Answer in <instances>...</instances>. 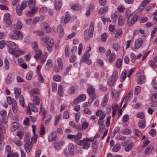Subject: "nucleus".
Wrapping results in <instances>:
<instances>
[{
	"label": "nucleus",
	"mask_w": 157,
	"mask_h": 157,
	"mask_svg": "<svg viewBox=\"0 0 157 157\" xmlns=\"http://www.w3.org/2000/svg\"><path fill=\"white\" fill-rule=\"evenodd\" d=\"M94 24L91 22L90 24L89 29H86L84 32V37L85 40L87 41L90 38L93 36Z\"/></svg>",
	"instance_id": "1"
},
{
	"label": "nucleus",
	"mask_w": 157,
	"mask_h": 157,
	"mask_svg": "<svg viewBox=\"0 0 157 157\" xmlns=\"http://www.w3.org/2000/svg\"><path fill=\"white\" fill-rule=\"evenodd\" d=\"M41 40L43 42L47 44L46 48L48 50L49 52H51L54 45V41L53 39L48 37L44 36L42 39Z\"/></svg>",
	"instance_id": "2"
},
{
	"label": "nucleus",
	"mask_w": 157,
	"mask_h": 157,
	"mask_svg": "<svg viewBox=\"0 0 157 157\" xmlns=\"http://www.w3.org/2000/svg\"><path fill=\"white\" fill-rule=\"evenodd\" d=\"M90 139L87 138H86L85 139H84L83 140L77 141L76 142V143L79 145L82 146L83 149H87L90 147Z\"/></svg>",
	"instance_id": "3"
},
{
	"label": "nucleus",
	"mask_w": 157,
	"mask_h": 157,
	"mask_svg": "<svg viewBox=\"0 0 157 157\" xmlns=\"http://www.w3.org/2000/svg\"><path fill=\"white\" fill-rule=\"evenodd\" d=\"M88 87L87 93L91 98V101H93L96 98L95 89L93 85L90 84L88 85Z\"/></svg>",
	"instance_id": "4"
},
{
	"label": "nucleus",
	"mask_w": 157,
	"mask_h": 157,
	"mask_svg": "<svg viewBox=\"0 0 157 157\" xmlns=\"http://www.w3.org/2000/svg\"><path fill=\"white\" fill-rule=\"evenodd\" d=\"M32 47L34 51L32 52V54H36L34 56V57L36 59L38 60L39 58L41 56L42 52L39 49L38 45L36 43H34L32 44Z\"/></svg>",
	"instance_id": "5"
},
{
	"label": "nucleus",
	"mask_w": 157,
	"mask_h": 157,
	"mask_svg": "<svg viewBox=\"0 0 157 157\" xmlns=\"http://www.w3.org/2000/svg\"><path fill=\"white\" fill-rule=\"evenodd\" d=\"M13 31L11 32L9 34V37L11 39L18 40L22 38L21 33L17 29H13Z\"/></svg>",
	"instance_id": "6"
},
{
	"label": "nucleus",
	"mask_w": 157,
	"mask_h": 157,
	"mask_svg": "<svg viewBox=\"0 0 157 157\" xmlns=\"http://www.w3.org/2000/svg\"><path fill=\"white\" fill-rule=\"evenodd\" d=\"M64 154L66 155L73 156L74 154V146L71 143H70L68 146V148H65L63 150Z\"/></svg>",
	"instance_id": "7"
},
{
	"label": "nucleus",
	"mask_w": 157,
	"mask_h": 157,
	"mask_svg": "<svg viewBox=\"0 0 157 157\" xmlns=\"http://www.w3.org/2000/svg\"><path fill=\"white\" fill-rule=\"evenodd\" d=\"M6 45L8 48H10L8 50V52L9 53L13 54L15 49L17 47V45L16 44L11 41H7L6 42Z\"/></svg>",
	"instance_id": "8"
},
{
	"label": "nucleus",
	"mask_w": 157,
	"mask_h": 157,
	"mask_svg": "<svg viewBox=\"0 0 157 157\" xmlns=\"http://www.w3.org/2000/svg\"><path fill=\"white\" fill-rule=\"evenodd\" d=\"M138 16L134 13H132L130 17H128V20L127 24L129 26L133 25L137 21Z\"/></svg>",
	"instance_id": "9"
},
{
	"label": "nucleus",
	"mask_w": 157,
	"mask_h": 157,
	"mask_svg": "<svg viewBox=\"0 0 157 157\" xmlns=\"http://www.w3.org/2000/svg\"><path fill=\"white\" fill-rule=\"evenodd\" d=\"M31 111L34 112H36L38 110L33 103H29L28 104V108L26 109V112L28 114L31 115L32 114Z\"/></svg>",
	"instance_id": "10"
},
{
	"label": "nucleus",
	"mask_w": 157,
	"mask_h": 157,
	"mask_svg": "<svg viewBox=\"0 0 157 157\" xmlns=\"http://www.w3.org/2000/svg\"><path fill=\"white\" fill-rule=\"evenodd\" d=\"M4 20L7 25H10L11 24L12 21L9 13H5L4 16Z\"/></svg>",
	"instance_id": "11"
},
{
	"label": "nucleus",
	"mask_w": 157,
	"mask_h": 157,
	"mask_svg": "<svg viewBox=\"0 0 157 157\" xmlns=\"http://www.w3.org/2000/svg\"><path fill=\"white\" fill-rule=\"evenodd\" d=\"M143 43L142 39L141 38L136 40L135 43V48L136 49H139Z\"/></svg>",
	"instance_id": "12"
},
{
	"label": "nucleus",
	"mask_w": 157,
	"mask_h": 157,
	"mask_svg": "<svg viewBox=\"0 0 157 157\" xmlns=\"http://www.w3.org/2000/svg\"><path fill=\"white\" fill-rule=\"evenodd\" d=\"M42 27L43 30L47 33H49L51 31V29L50 26L46 23H43Z\"/></svg>",
	"instance_id": "13"
},
{
	"label": "nucleus",
	"mask_w": 157,
	"mask_h": 157,
	"mask_svg": "<svg viewBox=\"0 0 157 157\" xmlns=\"http://www.w3.org/2000/svg\"><path fill=\"white\" fill-rule=\"evenodd\" d=\"M151 0H144L142 2L140 6L138 11H141L144 8V7L146 6Z\"/></svg>",
	"instance_id": "14"
},
{
	"label": "nucleus",
	"mask_w": 157,
	"mask_h": 157,
	"mask_svg": "<svg viewBox=\"0 0 157 157\" xmlns=\"http://www.w3.org/2000/svg\"><path fill=\"white\" fill-rule=\"evenodd\" d=\"M22 25V23L20 21H18L16 25H13L12 29H13L19 30L21 29Z\"/></svg>",
	"instance_id": "15"
},
{
	"label": "nucleus",
	"mask_w": 157,
	"mask_h": 157,
	"mask_svg": "<svg viewBox=\"0 0 157 157\" xmlns=\"http://www.w3.org/2000/svg\"><path fill=\"white\" fill-rule=\"evenodd\" d=\"M24 147L26 152L29 153L32 149V143L30 142V144H25L24 145Z\"/></svg>",
	"instance_id": "16"
},
{
	"label": "nucleus",
	"mask_w": 157,
	"mask_h": 157,
	"mask_svg": "<svg viewBox=\"0 0 157 157\" xmlns=\"http://www.w3.org/2000/svg\"><path fill=\"white\" fill-rule=\"evenodd\" d=\"M33 102L35 105H39L40 102V97L37 96H34L33 99Z\"/></svg>",
	"instance_id": "17"
},
{
	"label": "nucleus",
	"mask_w": 157,
	"mask_h": 157,
	"mask_svg": "<svg viewBox=\"0 0 157 157\" xmlns=\"http://www.w3.org/2000/svg\"><path fill=\"white\" fill-rule=\"evenodd\" d=\"M30 94L31 96H34L35 95H40V92L39 89L36 88L33 89L30 91Z\"/></svg>",
	"instance_id": "18"
},
{
	"label": "nucleus",
	"mask_w": 157,
	"mask_h": 157,
	"mask_svg": "<svg viewBox=\"0 0 157 157\" xmlns=\"http://www.w3.org/2000/svg\"><path fill=\"white\" fill-rule=\"evenodd\" d=\"M127 74V71L126 70H124L122 71L120 78L121 82H122L124 80L126 77Z\"/></svg>",
	"instance_id": "19"
},
{
	"label": "nucleus",
	"mask_w": 157,
	"mask_h": 157,
	"mask_svg": "<svg viewBox=\"0 0 157 157\" xmlns=\"http://www.w3.org/2000/svg\"><path fill=\"white\" fill-rule=\"evenodd\" d=\"M6 152L7 154V157H11L12 152L11 151V147L9 146H6L5 149Z\"/></svg>",
	"instance_id": "20"
},
{
	"label": "nucleus",
	"mask_w": 157,
	"mask_h": 157,
	"mask_svg": "<svg viewBox=\"0 0 157 157\" xmlns=\"http://www.w3.org/2000/svg\"><path fill=\"white\" fill-rule=\"evenodd\" d=\"M21 92V90L20 88H16L14 91L15 98L16 99H18L20 96Z\"/></svg>",
	"instance_id": "21"
},
{
	"label": "nucleus",
	"mask_w": 157,
	"mask_h": 157,
	"mask_svg": "<svg viewBox=\"0 0 157 157\" xmlns=\"http://www.w3.org/2000/svg\"><path fill=\"white\" fill-rule=\"evenodd\" d=\"M86 96L85 94H82L79 96L77 98V101L78 102H81L85 100Z\"/></svg>",
	"instance_id": "22"
},
{
	"label": "nucleus",
	"mask_w": 157,
	"mask_h": 157,
	"mask_svg": "<svg viewBox=\"0 0 157 157\" xmlns=\"http://www.w3.org/2000/svg\"><path fill=\"white\" fill-rule=\"evenodd\" d=\"M108 10V7L105 6L100 8L98 11V13L100 14H102L105 13Z\"/></svg>",
	"instance_id": "23"
},
{
	"label": "nucleus",
	"mask_w": 157,
	"mask_h": 157,
	"mask_svg": "<svg viewBox=\"0 0 157 157\" xmlns=\"http://www.w3.org/2000/svg\"><path fill=\"white\" fill-rule=\"evenodd\" d=\"M55 5V8L57 10H59L62 6L61 0H56Z\"/></svg>",
	"instance_id": "24"
},
{
	"label": "nucleus",
	"mask_w": 157,
	"mask_h": 157,
	"mask_svg": "<svg viewBox=\"0 0 157 157\" xmlns=\"http://www.w3.org/2000/svg\"><path fill=\"white\" fill-rule=\"evenodd\" d=\"M28 3L30 9H35L36 6L35 0H29Z\"/></svg>",
	"instance_id": "25"
},
{
	"label": "nucleus",
	"mask_w": 157,
	"mask_h": 157,
	"mask_svg": "<svg viewBox=\"0 0 157 157\" xmlns=\"http://www.w3.org/2000/svg\"><path fill=\"white\" fill-rule=\"evenodd\" d=\"M19 127V124L17 122H14L11 124V129L12 131H14L17 129Z\"/></svg>",
	"instance_id": "26"
},
{
	"label": "nucleus",
	"mask_w": 157,
	"mask_h": 157,
	"mask_svg": "<svg viewBox=\"0 0 157 157\" xmlns=\"http://www.w3.org/2000/svg\"><path fill=\"white\" fill-rule=\"evenodd\" d=\"M92 152L94 153H96L98 148V145L97 144V142L94 141L92 143Z\"/></svg>",
	"instance_id": "27"
},
{
	"label": "nucleus",
	"mask_w": 157,
	"mask_h": 157,
	"mask_svg": "<svg viewBox=\"0 0 157 157\" xmlns=\"http://www.w3.org/2000/svg\"><path fill=\"white\" fill-rule=\"evenodd\" d=\"M153 150V147L151 145H149L145 150V153L146 155H149L151 153Z\"/></svg>",
	"instance_id": "28"
},
{
	"label": "nucleus",
	"mask_w": 157,
	"mask_h": 157,
	"mask_svg": "<svg viewBox=\"0 0 157 157\" xmlns=\"http://www.w3.org/2000/svg\"><path fill=\"white\" fill-rule=\"evenodd\" d=\"M121 146L119 143H117L112 148V151L114 152L118 151L121 148Z\"/></svg>",
	"instance_id": "29"
},
{
	"label": "nucleus",
	"mask_w": 157,
	"mask_h": 157,
	"mask_svg": "<svg viewBox=\"0 0 157 157\" xmlns=\"http://www.w3.org/2000/svg\"><path fill=\"white\" fill-rule=\"evenodd\" d=\"M12 109L14 113H17V105L16 101H14L12 105Z\"/></svg>",
	"instance_id": "30"
},
{
	"label": "nucleus",
	"mask_w": 157,
	"mask_h": 157,
	"mask_svg": "<svg viewBox=\"0 0 157 157\" xmlns=\"http://www.w3.org/2000/svg\"><path fill=\"white\" fill-rule=\"evenodd\" d=\"M57 31L59 34L60 36H62L64 34V32L62 26L59 25L58 27Z\"/></svg>",
	"instance_id": "31"
},
{
	"label": "nucleus",
	"mask_w": 157,
	"mask_h": 157,
	"mask_svg": "<svg viewBox=\"0 0 157 157\" xmlns=\"http://www.w3.org/2000/svg\"><path fill=\"white\" fill-rule=\"evenodd\" d=\"M138 126L141 128H143L146 126V122L143 120H140L138 122Z\"/></svg>",
	"instance_id": "32"
},
{
	"label": "nucleus",
	"mask_w": 157,
	"mask_h": 157,
	"mask_svg": "<svg viewBox=\"0 0 157 157\" xmlns=\"http://www.w3.org/2000/svg\"><path fill=\"white\" fill-rule=\"evenodd\" d=\"M31 135L29 133H27L25 135L24 141L25 144H30L29 142Z\"/></svg>",
	"instance_id": "33"
},
{
	"label": "nucleus",
	"mask_w": 157,
	"mask_h": 157,
	"mask_svg": "<svg viewBox=\"0 0 157 157\" xmlns=\"http://www.w3.org/2000/svg\"><path fill=\"white\" fill-rule=\"evenodd\" d=\"M134 146V143L132 142H131L125 147V150L127 152H128L132 149Z\"/></svg>",
	"instance_id": "34"
},
{
	"label": "nucleus",
	"mask_w": 157,
	"mask_h": 157,
	"mask_svg": "<svg viewBox=\"0 0 157 157\" xmlns=\"http://www.w3.org/2000/svg\"><path fill=\"white\" fill-rule=\"evenodd\" d=\"M52 60L48 59L47 61V63L45 65V68L47 70H49L52 66Z\"/></svg>",
	"instance_id": "35"
},
{
	"label": "nucleus",
	"mask_w": 157,
	"mask_h": 157,
	"mask_svg": "<svg viewBox=\"0 0 157 157\" xmlns=\"http://www.w3.org/2000/svg\"><path fill=\"white\" fill-rule=\"evenodd\" d=\"M58 92L59 95L60 97H63V87L62 86L60 85L58 88Z\"/></svg>",
	"instance_id": "36"
},
{
	"label": "nucleus",
	"mask_w": 157,
	"mask_h": 157,
	"mask_svg": "<svg viewBox=\"0 0 157 157\" xmlns=\"http://www.w3.org/2000/svg\"><path fill=\"white\" fill-rule=\"evenodd\" d=\"M122 60L120 58L118 59L116 63V67L118 68H120L122 65Z\"/></svg>",
	"instance_id": "37"
},
{
	"label": "nucleus",
	"mask_w": 157,
	"mask_h": 157,
	"mask_svg": "<svg viewBox=\"0 0 157 157\" xmlns=\"http://www.w3.org/2000/svg\"><path fill=\"white\" fill-rule=\"evenodd\" d=\"M7 122L6 119L3 117H0V126L3 125L4 124H7Z\"/></svg>",
	"instance_id": "38"
},
{
	"label": "nucleus",
	"mask_w": 157,
	"mask_h": 157,
	"mask_svg": "<svg viewBox=\"0 0 157 157\" xmlns=\"http://www.w3.org/2000/svg\"><path fill=\"white\" fill-rule=\"evenodd\" d=\"M70 18L71 17L70 14H68V13H66L64 20V22L65 23H67L69 21Z\"/></svg>",
	"instance_id": "39"
},
{
	"label": "nucleus",
	"mask_w": 157,
	"mask_h": 157,
	"mask_svg": "<svg viewBox=\"0 0 157 157\" xmlns=\"http://www.w3.org/2000/svg\"><path fill=\"white\" fill-rule=\"evenodd\" d=\"M31 10L28 11L27 13V14L28 16H32L33 14L37 11V10L36 9H30Z\"/></svg>",
	"instance_id": "40"
},
{
	"label": "nucleus",
	"mask_w": 157,
	"mask_h": 157,
	"mask_svg": "<svg viewBox=\"0 0 157 157\" xmlns=\"http://www.w3.org/2000/svg\"><path fill=\"white\" fill-rule=\"evenodd\" d=\"M63 145V141H58L54 145V147L56 150H58L59 149L60 147L62 146Z\"/></svg>",
	"instance_id": "41"
},
{
	"label": "nucleus",
	"mask_w": 157,
	"mask_h": 157,
	"mask_svg": "<svg viewBox=\"0 0 157 157\" xmlns=\"http://www.w3.org/2000/svg\"><path fill=\"white\" fill-rule=\"evenodd\" d=\"M131 131L128 128H125L122 130L121 133L123 134L128 135L131 133Z\"/></svg>",
	"instance_id": "42"
},
{
	"label": "nucleus",
	"mask_w": 157,
	"mask_h": 157,
	"mask_svg": "<svg viewBox=\"0 0 157 157\" xmlns=\"http://www.w3.org/2000/svg\"><path fill=\"white\" fill-rule=\"evenodd\" d=\"M108 100V98L107 96H105L103 100V101L101 103V105L103 107H105Z\"/></svg>",
	"instance_id": "43"
},
{
	"label": "nucleus",
	"mask_w": 157,
	"mask_h": 157,
	"mask_svg": "<svg viewBox=\"0 0 157 157\" xmlns=\"http://www.w3.org/2000/svg\"><path fill=\"white\" fill-rule=\"evenodd\" d=\"M57 63L59 67L60 70H62L63 67V63L62 59L59 58L57 59Z\"/></svg>",
	"instance_id": "44"
},
{
	"label": "nucleus",
	"mask_w": 157,
	"mask_h": 157,
	"mask_svg": "<svg viewBox=\"0 0 157 157\" xmlns=\"http://www.w3.org/2000/svg\"><path fill=\"white\" fill-rule=\"evenodd\" d=\"M4 67L6 70H8L9 68L10 63L8 60L6 59H4Z\"/></svg>",
	"instance_id": "45"
},
{
	"label": "nucleus",
	"mask_w": 157,
	"mask_h": 157,
	"mask_svg": "<svg viewBox=\"0 0 157 157\" xmlns=\"http://www.w3.org/2000/svg\"><path fill=\"white\" fill-rule=\"evenodd\" d=\"M119 13L118 12H116L114 14L111 15V17L113 21L115 22L116 21L117 18L118 17Z\"/></svg>",
	"instance_id": "46"
},
{
	"label": "nucleus",
	"mask_w": 157,
	"mask_h": 157,
	"mask_svg": "<svg viewBox=\"0 0 157 157\" xmlns=\"http://www.w3.org/2000/svg\"><path fill=\"white\" fill-rule=\"evenodd\" d=\"M152 101L154 102V105L155 104L156 106H157V102H156L157 101V94H153L151 97Z\"/></svg>",
	"instance_id": "47"
},
{
	"label": "nucleus",
	"mask_w": 157,
	"mask_h": 157,
	"mask_svg": "<svg viewBox=\"0 0 157 157\" xmlns=\"http://www.w3.org/2000/svg\"><path fill=\"white\" fill-rule=\"evenodd\" d=\"M33 72L32 71H29V72L26 75V79L27 80H31L33 76Z\"/></svg>",
	"instance_id": "48"
},
{
	"label": "nucleus",
	"mask_w": 157,
	"mask_h": 157,
	"mask_svg": "<svg viewBox=\"0 0 157 157\" xmlns=\"http://www.w3.org/2000/svg\"><path fill=\"white\" fill-rule=\"evenodd\" d=\"M115 80H113L111 78L108 79V84L109 86L110 87L113 86L115 82Z\"/></svg>",
	"instance_id": "49"
},
{
	"label": "nucleus",
	"mask_w": 157,
	"mask_h": 157,
	"mask_svg": "<svg viewBox=\"0 0 157 157\" xmlns=\"http://www.w3.org/2000/svg\"><path fill=\"white\" fill-rule=\"evenodd\" d=\"M144 75H141L138 78L137 82L138 84H141L144 82Z\"/></svg>",
	"instance_id": "50"
},
{
	"label": "nucleus",
	"mask_w": 157,
	"mask_h": 157,
	"mask_svg": "<svg viewBox=\"0 0 157 157\" xmlns=\"http://www.w3.org/2000/svg\"><path fill=\"white\" fill-rule=\"evenodd\" d=\"M71 8L73 10L75 11L81 9V7L79 5H75L71 6Z\"/></svg>",
	"instance_id": "51"
},
{
	"label": "nucleus",
	"mask_w": 157,
	"mask_h": 157,
	"mask_svg": "<svg viewBox=\"0 0 157 157\" xmlns=\"http://www.w3.org/2000/svg\"><path fill=\"white\" fill-rule=\"evenodd\" d=\"M13 80V78H12L10 75H8L6 79V82L7 84H9L12 82Z\"/></svg>",
	"instance_id": "52"
},
{
	"label": "nucleus",
	"mask_w": 157,
	"mask_h": 157,
	"mask_svg": "<svg viewBox=\"0 0 157 157\" xmlns=\"http://www.w3.org/2000/svg\"><path fill=\"white\" fill-rule=\"evenodd\" d=\"M23 10L20 8L19 6H17L16 8V11L17 14L19 16H20L22 14Z\"/></svg>",
	"instance_id": "53"
},
{
	"label": "nucleus",
	"mask_w": 157,
	"mask_h": 157,
	"mask_svg": "<svg viewBox=\"0 0 157 157\" xmlns=\"http://www.w3.org/2000/svg\"><path fill=\"white\" fill-rule=\"evenodd\" d=\"M90 56V54L88 53H86L83 56L82 59V62H85L86 60L88 59V58Z\"/></svg>",
	"instance_id": "54"
},
{
	"label": "nucleus",
	"mask_w": 157,
	"mask_h": 157,
	"mask_svg": "<svg viewBox=\"0 0 157 157\" xmlns=\"http://www.w3.org/2000/svg\"><path fill=\"white\" fill-rule=\"evenodd\" d=\"M117 76L118 72L117 71H115L113 73L111 78L113 80H115V81H116L117 80Z\"/></svg>",
	"instance_id": "55"
},
{
	"label": "nucleus",
	"mask_w": 157,
	"mask_h": 157,
	"mask_svg": "<svg viewBox=\"0 0 157 157\" xmlns=\"http://www.w3.org/2000/svg\"><path fill=\"white\" fill-rule=\"evenodd\" d=\"M69 47L68 46H67L66 47L65 50V57H68L69 56Z\"/></svg>",
	"instance_id": "56"
},
{
	"label": "nucleus",
	"mask_w": 157,
	"mask_h": 157,
	"mask_svg": "<svg viewBox=\"0 0 157 157\" xmlns=\"http://www.w3.org/2000/svg\"><path fill=\"white\" fill-rule=\"evenodd\" d=\"M116 138L117 140H125L126 139V136L121 135H119L117 136Z\"/></svg>",
	"instance_id": "57"
},
{
	"label": "nucleus",
	"mask_w": 157,
	"mask_h": 157,
	"mask_svg": "<svg viewBox=\"0 0 157 157\" xmlns=\"http://www.w3.org/2000/svg\"><path fill=\"white\" fill-rule=\"evenodd\" d=\"M19 103L20 105L22 107L24 106V101L23 97L22 95H21L19 98Z\"/></svg>",
	"instance_id": "58"
},
{
	"label": "nucleus",
	"mask_w": 157,
	"mask_h": 157,
	"mask_svg": "<svg viewBox=\"0 0 157 157\" xmlns=\"http://www.w3.org/2000/svg\"><path fill=\"white\" fill-rule=\"evenodd\" d=\"M134 133L139 137L141 136L142 134L140 131L138 129H134L133 130Z\"/></svg>",
	"instance_id": "59"
},
{
	"label": "nucleus",
	"mask_w": 157,
	"mask_h": 157,
	"mask_svg": "<svg viewBox=\"0 0 157 157\" xmlns=\"http://www.w3.org/2000/svg\"><path fill=\"white\" fill-rule=\"evenodd\" d=\"M61 119V117L60 115L57 116L55 117V121L54 125H56L58 124L59 121Z\"/></svg>",
	"instance_id": "60"
},
{
	"label": "nucleus",
	"mask_w": 157,
	"mask_h": 157,
	"mask_svg": "<svg viewBox=\"0 0 157 157\" xmlns=\"http://www.w3.org/2000/svg\"><path fill=\"white\" fill-rule=\"evenodd\" d=\"M40 114L41 116H45V111L44 108H42V105L41 104L40 105Z\"/></svg>",
	"instance_id": "61"
},
{
	"label": "nucleus",
	"mask_w": 157,
	"mask_h": 157,
	"mask_svg": "<svg viewBox=\"0 0 157 157\" xmlns=\"http://www.w3.org/2000/svg\"><path fill=\"white\" fill-rule=\"evenodd\" d=\"M115 57V55L114 53H112L109 57V61L110 62H112L114 60Z\"/></svg>",
	"instance_id": "62"
},
{
	"label": "nucleus",
	"mask_w": 157,
	"mask_h": 157,
	"mask_svg": "<svg viewBox=\"0 0 157 157\" xmlns=\"http://www.w3.org/2000/svg\"><path fill=\"white\" fill-rule=\"evenodd\" d=\"M130 56L131 57V61L132 63H134L136 60V57L134 53H132L131 54Z\"/></svg>",
	"instance_id": "63"
},
{
	"label": "nucleus",
	"mask_w": 157,
	"mask_h": 157,
	"mask_svg": "<svg viewBox=\"0 0 157 157\" xmlns=\"http://www.w3.org/2000/svg\"><path fill=\"white\" fill-rule=\"evenodd\" d=\"M53 79L55 81L59 82L61 81V78L58 75H55L53 77Z\"/></svg>",
	"instance_id": "64"
}]
</instances>
